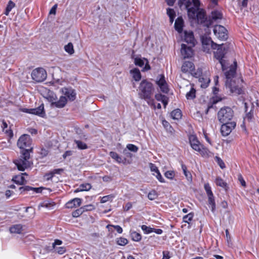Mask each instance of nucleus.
I'll return each instance as SVG.
<instances>
[{
    "instance_id": "f257e3e1",
    "label": "nucleus",
    "mask_w": 259,
    "mask_h": 259,
    "mask_svg": "<svg viewBox=\"0 0 259 259\" xmlns=\"http://www.w3.org/2000/svg\"><path fill=\"white\" fill-rule=\"evenodd\" d=\"M31 145L32 139L28 135H22L18 140L17 146L21 150L19 158L15 160L14 163L19 170L24 171L31 166L32 163L29 159L30 153L33 151Z\"/></svg>"
},
{
    "instance_id": "f03ea898",
    "label": "nucleus",
    "mask_w": 259,
    "mask_h": 259,
    "mask_svg": "<svg viewBox=\"0 0 259 259\" xmlns=\"http://www.w3.org/2000/svg\"><path fill=\"white\" fill-rule=\"evenodd\" d=\"M234 66L232 65L229 70L225 72L226 78L225 85L226 88L230 90L231 93L241 95L243 93L242 87L238 84L240 79H236L235 77L237 62H234Z\"/></svg>"
},
{
    "instance_id": "7ed1b4c3",
    "label": "nucleus",
    "mask_w": 259,
    "mask_h": 259,
    "mask_svg": "<svg viewBox=\"0 0 259 259\" xmlns=\"http://www.w3.org/2000/svg\"><path fill=\"white\" fill-rule=\"evenodd\" d=\"M229 47L226 44H222V45L213 44L212 50H216L214 51V58L219 61V63L221 64L222 69L223 71L226 69V61L223 59L225 55L228 52Z\"/></svg>"
},
{
    "instance_id": "20e7f679",
    "label": "nucleus",
    "mask_w": 259,
    "mask_h": 259,
    "mask_svg": "<svg viewBox=\"0 0 259 259\" xmlns=\"http://www.w3.org/2000/svg\"><path fill=\"white\" fill-rule=\"evenodd\" d=\"M139 91L140 98L148 101L151 99L154 88L151 82L147 79H143L140 84Z\"/></svg>"
},
{
    "instance_id": "39448f33",
    "label": "nucleus",
    "mask_w": 259,
    "mask_h": 259,
    "mask_svg": "<svg viewBox=\"0 0 259 259\" xmlns=\"http://www.w3.org/2000/svg\"><path fill=\"white\" fill-rule=\"evenodd\" d=\"M234 114V111L231 108L225 106L220 109L217 117L220 122H229L233 121Z\"/></svg>"
},
{
    "instance_id": "423d86ee",
    "label": "nucleus",
    "mask_w": 259,
    "mask_h": 259,
    "mask_svg": "<svg viewBox=\"0 0 259 259\" xmlns=\"http://www.w3.org/2000/svg\"><path fill=\"white\" fill-rule=\"evenodd\" d=\"M46 98L51 103L52 107H55L59 108H63L67 103V99L65 96H61L58 101H57V97L56 94L53 92H49Z\"/></svg>"
},
{
    "instance_id": "0eeeda50",
    "label": "nucleus",
    "mask_w": 259,
    "mask_h": 259,
    "mask_svg": "<svg viewBox=\"0 0 259 259\" xmlns=\"http://www.w3.org/2000/svg\"><path fill=\"white\" fill-rule=\"evenodd\" d=\"M47 76L46 71L42 68H37L31 72V77L36 82H41L45 80Z\"/></svg>"
},
{
    "instance_id": "6e6552de",
    "label": "nucleus",
    "mask_w": 259,
    "mask_h": 259,
    "mask_svg": "<svg viewBox=\"0 0 259 259\" xmlns=\"http://www.w3.org/2000/svg\"><path fill=\"white\" fill-rule=\"evenodd\" d=\"M221 133L223 136H228L236 126V122L233 120L229 122H221Z\"/></svg>"
},
{
    "instance_id": "1a4fd4ad",
    "label": "nucleus",
    "mask_w": 259,
    "mask_h": 259,
    "mask_svg": "<svg viewBox=\"0 0 259 259\" xmlns=\"http://www.w3.org/2000/svg\"><path fill=\"white\" fill-rule=\"evenodd\" d=\"M213 32L215 36L221 40H225L228 38L227 30L222 25H215Z\"/></svg>"
},
{
    "instance_id": "9d476101",
    "label": "nucleus",
    "mask_w": 259,
    "mask_h": 259,
    "mask_svg": "<svg viewBox=\"0 0 259 259\" xmlns=\"http://www.w3.org/2000/svg\"><path fill=\"white\" fill-rule=\"evenodd\" d=\"M134 63L136 65L139 67H143L144 65L145 66L143 69V71H147L150 69V66L149 64V62L147 59L136 58L134 60Z\"/></svg>"
},
{
    "instance_id": "9b49d317",
    "label": "nucleus",
    "mask_w": 259,
    "mask_h": 259,
    "mask_svg": "<svg viewBox=\"0 0 259 259\" xmlns=\"http://www.w3.org/2000/svg\"><path fill=\"white\" fill-rule=\"evenodd\" d=\"M193 47L191 46H187L184 44L181 45V54L184 58H189L192 57L193 55Z\"/></svg>"
},
{
    "instance_id": "f8f14e48",
    "label": "nucleus",
    "mask_w": 259,
    "mask_h": 259,
    "mask_svg": "<svg viewBox=\"0 0 259 259\" xmlns=\"http://www.w3.org/2000/svg\"><path fill=\"white\" fill-rule=\"evenodd\" d=\"M62 93L69 100L72 101L75 99L76 93L72 89L64 88L62 89Z\"/></svg>"
},
{
    "instance_id": "ddd939ff",
    "label": "nucleus",
    "mask_w": 259,
    "mask_h": 259,
    "mask_svg": "<svg viewBox=\"0 0 259 259\" xmlns=\"http://www.w3.org/2000/svg\"><path fill=\"white\" fill-rule=\"evenodd\" d=\"M82 199L79 198H73L66 204V207L67 208H73L79 206L81 204Z\"/></svg>"
},
{
    "instance_id": "4468645a",
    "label": "nucleus",
    "mask_w": 259,
    "mask_h": 259,
    "mask_svg": "<svg viewBox=\"0 0 259 259\" xmlns=\"http://www.w3.org/2000/svg\"><path fill=\"white\" fill-rule=\"evenodd\" d=\"M194 64L190 61H185L182 65L181 70L184 73L191 72L194 69Z\"/></svg>"
},
{
    "instance_id": "2eb2a0df",
    "label": "nucleus",
    "mask_w": 259,
    "mask_h": 259,
    "mask_svg": "<svg viewBox=\"0 0 259 259\" xmlns=\"http://www.w3.org/2000/svg\"><path fill=\"white\" fill-rule=\"evenodd\" d=\"M184 40L189 46L194 47L195 46V39L192 32L185 31Z\"/></svg>"
},
{
    "instance_id": "dca6fc26",
    "label": "nucleus",
    "mask_w": 259,
    "mask_h": 259,
    "mask_svg": "<svg viewBox=\"0 0 259 259\" xmlns=\"http://www.w3.org/2000/svg\"><path fill=\"white\" fill-rule=\"evenodd\" d=\"M31 114L39 116L40 117H44L46 115L45 111L44 110V105L41 104L37 108H31Z\"/></svg>"
},
{
    "instance_id": "f3484780",
    "label": "nucleus",
    "mask_w": 259,
    "mask_h": 259,
    "mask_svg": "<svg viewBox=\"0 0 259 259\" xmlns=\"http://www.w3.org/2000/svg\"><path fill=\"white\" fill-rule=\"evenodd\" d=\"M184 24V20L182 17H179L175 21V28L179 33L183 31Z\"/></svg>"
},
{
    "instance_id": "a211bd4d",
    "label": "nucleus",
    "mask_w": 259,
    "mask_h": 259,
    "mask_svg": "<svg viewBox=\"0 0 259 259\" xmlns=\"http://www.w3.org/2000/svg\"><path fill=\"white\" fill-rule=\"evenodd\" d=\"M24 175L27 176L26 172L22 173L21 175L15 176L13 177L12 180L17 184L23 185L26 183V181L24 177Z\"/></svg>"
},
{
    "instance_id": "6ab92c4d",
    "label": "nucleus",
    "mask_w": 259,
    "mask_h": 259,
    "mask_svg": "<svg viewBox=\"0 0 259 259\" xmlns=\"http://www.w3.org/2000/svg\"><path fill=\"white\" fill-rule=\"evenodd\" d=\"M198 7L194 6V7H189L188 8H186V9L187 10L188 15L189 18L192 19L193 20L196 19V15L197 12L199 10Z\"/></svg>"
},
{
    "instance_id": "aec40b11",
    "label": "nucleus",
    "mask_w": 259,
    "mask_h": 259,
    "mask_svg": "<svg viewBox=\"0 0 259 259\" xmlns=\"http://www.w3.org/2000/svg\"><path fill=\"white\" fill-rule=\"evenodd\" d=\"M196 19L198 23H203L206 19V14L205 12L202 10H199L197 12L196 15Z\"/></svg>"
},
{
    "instance_id": "412c9836",
    "label": "nucleus",
    "mask_w": 259,
    "mask_h": 259,
    "mask_svg": "<svg viewBox=\"0 0 259 259\" xmlns=\"http://www.w3.org/2000/svg\"><path fill=\"white\" fill-rule=\"evenodd\" d=\"M23 225L16 224L10 227L9 231L11 233L21 234L23 230Z\"/></svg>"
},
{
    "instance_id": "4be33fe9",
    "label": "nucleus",
    "mask_w": 259,
    "mask_h": 259,
    "mask_svg": "<svg viewBox=\"0 0 259 259\" xmlns=\"http://www.w3.org/2000/svg\"><path fill=\"white\" fill-rule=\"evenodd\" d=\"M110 156L113 159H114L118 163H125V158L122 159L121 157L119 156L116 152L111 151L109 153Z\"/></svg>"
},
{
    "instance_id": "5701e85b",
    "label": "nucleus",
    "mask_w": 259,
    "mask_h": 259,
    "mask_svg": "<svg viewBox=\"0 0 259 259\" xmlns=\"http://www.w3.org/2000/svg\"><path fill=\"white\" fill-rule=\"evenodd\" d=\"M132 74L133 78L136 81H139L141 79V74L140 70L137 68H134L130 71Z\"/></svg>"
},
{
    "instance_id": "b1692460",
    "label": "nucleus",
    "mask_w": 259,
    "mask_h": 259,
    "mask_svg": "<svg viewBox=\"0 0 259 259\" xmlns=\"http://www.w3.org/2000/svg\"><path fill=\"white\" fill-rule=\"evenodd\" d=\"M208 196V204L209 205V207L211 208V211L212 212L214 213L215 210V202L214 201V198L213 195H211V196Z\"/></svg>"
},
{
    "instance_id": "393cba45",
    "label": "nucleus",
    "mask_w": 259,
    "mask_h": 259,
    "mask_svg": "<svg viewBox=\"0 0 259 259\" xmlns=\"http://www.w3.org/2000/svg\"><path fill=\"white\" fill-rule=\"evenodd\" d=\"M198 80L199 82L201 83L200 87L203 89H205L208 87L210 81V79L206 76L205 77H200Z\"/></svg>"
},
{
    "instance_id": "a878e982",
    "label": "nucleus",
    "mask_w": 259,
    "mask_h": 259,
    "mask_svg": "<svg viewBox=\"0 0 259 259\" xmlns=\"http://www.w3.org/2000/svg\"><path fill=\"white\" fill-rule=\"evenodd\" d=\"M91 188L92 186L89 183L82 184L74 191V192L76 193L83 191H89L91 189Z\"/></svg>"
},
{
    "instance_id": "bb28decb",
    "label": "nucleus",
    "mask_w": 259,
    "mask_h": 259,
    "mask_svg": "<svg viewBox=\"0 0 259 259\" xmlns=\"http://www.w3.org/2000/svg\"><path fill=\"white\" fill-rule=\"evenodd\" d=\"M222 14L219 11L215 10L211 12V18L212 20L217 21L222 19Z\"/></svg>"
},
{
    "instance_id": "cd10ccee",
    "label": "nucleus",
    "mask_w": 259,
    "mask_h": 259,
    "mask_svg": "<svg viewBox=\"0 0 259 259\" xmlns=\"http://www.w3.org/2000/svg\"><path fill=\"white\" fill-rule=\"evenodd\" d=\"M182 116V112L179 109H176L171 112V117L174 119H179L181 118Z\"/></svg>"
},
{
    "instance_id": "c85d7f7f",
    "label": "nucleus",
    "mask_w": 259,
    "mask_h": 259,
    "mask_svg": "<svg viewBox=\"0 0 259 259\" xmlns=\"http://www.w3.org/2000/svg\"><path fill=\"white\" fill-rule=\"evenodd\" d=\"M178 5L180 8L184 6L186 8L191 6L192 3L190 0H178Z\"/></svg>"
},
{
    "instance_id": "c756f323",
    "label": "nucleus",
    "mask_w": 259,
    "mask_h": 259,
    "mask_svg": "<svg viewBox=\"0 0 259 259\" xmlns=\"http://www.w3.org/2000/svg\"><path fill=\"white\" fill-rule=\"evenodd\" d=\"M64 50L69 55H72L74 53V50L73 44L71 42H69L67 45L64 46Z\"/></svg>"
},
{
    "instance_id": "7c9ffc66",
    "label": "nucleus",
    "mask_w": 259,
    "mask_h": 259,
    "mask_svg": "<svg viewBox=\"0 0 259 259\" xmlns=\"http://www.w3.org/2000/svg\"><path fill=\"white\" fill-rule=\"evenodd\" d=\"M198 152L202 156L204 157H208L209 156V154L210 153L208 149L204 147L203 145H202V147L200 148Z\"/></svg>"
},
{
    "instance_id": "2f4dec72",
    "label": "nucleus",
    "mask_w": 259,
    "mask_h": 259,
    "mask_svg": "<svg viewBox=\"0 0 259 259\" xmlns=\"http://www.w3.org/2000/svg\"><path fill=\"white\" fill-rule=\"evenodd\" d=\"M131 236L133 241L138 242L141 240V235L136 231L131 232Z\"/></svg>"
},
{
    "instance_id": "473e14b6",
    "label": "nucleus",
    "mask_w": 259,
    "mask_h": 259,
    "mask_svg": "<svg viewBox=\"0 0 259 259\" xmlns=\"http://www.w3.org/2000/svg\"><path fill=\"white\" fill-rule=\"evenodd\" d=\"M15 4L12 1H9L7 6L5 14L8 16L10 12L15 7Z\"/></svg>"
},
{
    "instance_id": "72a5a7b5",
    "label": "nucleus",
    "mask_w": 259,
    "mask_h": 259,
    "mask_svg": "<svg viewBox=\"0 0 259 259\" xmlns=\"http://www.w3.org/2000/svg\"><path fill=\"white\" fill-rule=\"evenodd\" d=\"M74 142L79 149L83 150L86 149L88 148L87 145L81 141L75 140Z\"/></svg>"
},
{
    "instance_id": "f704fd0d",
    "label": "nucleus",
    "mask_w": 259,
    "mask_h": 259,
    "mask_svg": "<svg viewBox=\"0 0 259 259\" xmlns=\"http://www.w3.org/2000/svg\"><path fill=\"white\" fill-rule=\"evenodd\" d=\"M195 93L196 90L193 88H191L190 91L186 94V97L187 99H193L196 97Z\"/></svg>"
},
{
    "instance_id": "c9c22d12",
    "label": "nucleus",
    "mask_w": 259,
    "mask_h": 259,
    "mask_svg": "<svg viewBox=\"0 0 259 259\" xmlns=\"http://www.w3.org/2000/svg\"><path fill=\"white\" fill-rule=\"evenodd\" d=\"M215 184L222 188H225L227 186V183L220 177H217L215 181Z\"/></svg>"
},
{
    "instance_id": "e433bc0d",
    "label": "nucleus",
    "mask_w": 259,
    "mask_h": 259,
    "mask_svg": "<svg viewBox=\"0 0 259 259\" xmlns=\"http://www.w3.org/2000/svg\"><path fill=\"white\" fill-rule=\"evenodd\" d=\"M193 217H194V213L190 212L183 217V222L185 223L189 224L190 222L192 220Z\"/></svg>"
},
{
    "instance_id": "4c0bfd02",
    "label": "nucleus",
    "mask_w": 259,
    "mask_h": 259,
    "mask_svg": "<svg viewBox=\"0 0 259 259\" xmlns=\"http://www.w3.org/2000/svg\"><path fill=\"white\" fill-rule=\"evenodd\" d=\"M189 140L191 146H193L194 144L200 143L198 140L196 136L195 135H190L189 136Z\"/></svg>"
},
{
    "instance_id": "58836bf2",
    "label": "nucleus",
    "mask_w": 259,
    "mask_h": 259,
    "mask_svg": "<svg viewBox=\"0 0 259 259\" xmlns=\"http://www.w3.org/2000/svg\"><path fill=\"white\" fill-rule=\"evenodd\" d=\"M84 212L83 208L80 207L78 209L73 211L72 213V215L73 218H77L81 215Z\"/></svg>"
},
{
    "instance_id": "ea45409f",
    "label": "nucleus",
    "mask_w": 259,
    "mask_h": 259,
    "mask_svg": "<svg viewBox=\"0 0 259 259\" xmlns=\"http://www.w3.org/2000/svg\"><path fill=\"white\" fill-rule=\"evenodd\" d=\"M25 191H33L36 193H40L41 192V188H33L28 186H24Z\"/></svg>"
},
{
    "instance_id": "a19ab883",
    "label": "nucleus",
    "mask_w": 259,
    "mask_h": 259,
    "mask_svg": "<svg viewBox=\"0 0 259 259\" xmlns=\"http://www.w3.org/2000/svg\"><path fill=\"white\" fill-rule=\"evenodd\" d=\"M114 197L115 196L113 194L104 196L101 198L100 202L104 203L108 201H112Z\"/></svg>"
},
{
    "instance_id": "79ce46f5",
    "label": "nucleus",
    "mask_w": 259,
    "mask_h": 259,
    "mask_svg": "<svg viewBox=\"0 0 259 259\" xmlns=\"http://www.w3.org/2000/svg\"><path fill=\"white\" fill-rule=\"evenodd\" d=\"M181 167H182V170L183 171V173L185 175V177L188 179H191V174L189 171H187V166L184 164L182 163Z\"/></svg>"
},
{
    "instance_id": "37998d69",
    "label": "nucleus",
    "mask_w": 259,
    "mask_h": 259,
    "mask_svg": "<svg viewBox=\"0 0 259 259\" xmlns=\"http://www.w3.org/2000/svg\"><path fill=\"white\" fill-rule=\"evenodd\" d=\"M126 149L135 153L137 152L139 150V148L137 146L132 144H128L126 145Z\"/></svg>"
},
{
    "instance_id": "c03bdc74",
    "label": "nucleus",
    "mask_w": 259,
    "mask_h": 259,
    "mask_svg": "<svg viewBox=\"0 0 259 259\" xmlns=\"http://www.w3.org/2000/svg\"><path fill=\"white\" fill-rule=\"evenodd\" d=\"M117 243L121 246H124L128 243V240L123 237H120L117 239Z\"/></svg>"
},
{
    "instance_id": "a18cd8bd",
    "label": "nucleus",
    "mask_w": 259,
    "mask_h": 259,
    "mask_svg": "<svg viewBox=\"0 0 259 259\" xmlns=\"http://www.w3.org/2000/svg\"><path fill=\"white\" fill-rule=\"evenodd\" d=\"M202 44L203 45L205 46H211V49L212 48V45L216 44V43L214 42L210 38H205L202 39Z\"/></svg>"
},
{
    "instance_id": "49530a36",
    "label": "nucleus",
    "mask_w": 259,
    "mask_h": 259,
    "mask_svg": "<svg viewBox=\"0 0 259 259\" xmlns=\"http://www.w3.org/2000/svg\"><path fill=\"white\" fill-rule=\"evenodd\" d=\"M141 229L144 231L145 234H149L153 232L152 228L147 226L146 225H143L141 226Z\"/></svg>"
},
{
    "instance_id": "de8ad7c7",
    "label": "nucleus",
    "mask_w": 259,
    "mask_h": 259,
    "mask_svg": "<svg viewBox=\"0 0 259 259\" xmlns=\"http://www.w3.org/2000/svg\"><path fill=\"white\" fill-rule=\"evenodd\" d=\"M214 159L215 161L217 162L218 164L222 169H223L225 167V164L220 157L218 156H215Z\"/></svg>"
},
{
    "instance_id": "09e8293b",
    "label": "nucleus",
    "mask_w": 259,
    "mask_h": 259,
    "mask_svg": "<svg viewBox=\"0 0 259 259\" xmlns=\"http://www.w3.org/2000/svg\"><path fill=\"white\" fill-rule=\"evenodd\" d=\"M157 197V193L155 191H150L148 194V198L151 200L155 199Z\"/></svg>"
},
{
    "instance_id": "8fccbe9b",
    "label": "nucleus",
    "mask_w": 259,
    "mask_h": 259,
    "mask_svg": "<svg viewBox=\"0 0 259 259\" xmlns=\"http://www.w3.org/2000/svg\"><path fill=\"white\" fill-rule=\"evenodd\" d=\"M164 176L167 179L171 180L175 176V172L174 171L168 170L165 172Z\"/></svg>"
},
{
    "instance_id": "3c124183",
    "label": "nucleus",
    "mask_w": 259,
    "mask_h": 259,
    "mask_svg": "<svg viewBox=\"0 0 259 259\" xmlns=\"http://www.w3.org/2000/svg\"><path fill=\"white\" fill-rule=\"evenodd\" d=\"M204 189L207 196H211V195H213L212 192L211 190V187L208 184H206L204 185Z\"/></svg>"
},
{
    "instance_id": "603ef678",
    "label": "nucleus",
    "mask_w": 259,
    "mask_h": 259,
    "mask_svg": "<svg viewBox=\"0 0 259 259\" xmlns=\"http://www.w3.org/2000/svg\"><path fill=\"white\" fill-rule=\"evenodd\" d=\"M156 83L158 86H161L164 83H166L164 77L163 75H160L159 79L156 81Z\"/></svg>"
},
{
    "instance_id": "864d4df0",
    "label": "nucleus",
    "mask_w": 259,
    "mask_h": 259,
    "mask_svg": "<svg viewBox=\"0 0 259 259\" xmlns=\"http://www.w3.org/2000/svg\"><path fill=\"white\" fill-rule=\"evenodd\" d=\"M81 208H83L84 212L87 211H91L95 208L94 205L92 204L86 205L81 207Z\"/></svg>"
},
{
    "instance_id": "5fc2aeb1",
    "label": "nucleus",
    "mask_w": 259,
    "mask_h": 259,
    "mask_svg": "<svg viewBox=\"0 0 259 259\" xmlns=\"http://www.w3.org/2000/svg\"><path fill=\"white\" fill-rule=\"evenodd\" d=\"M159 87L160 88L161 91L164 93H167L168 91V89L167 88V85L166 83H164L161 86H159Z\"/></svg>"
},
{
    "instance_id": "6e6d98bb",
    "label": "nucleus",
    "mask_w": 259,
    "mask_h": 259,
    "mask_svg": "<svg viewBox=\"0 0 259 259\" xmlns=\"http://www.w3.org/2000/svg\"><path fill=\"white\" fill-rule=\"evenodd\" d=\"M167 14L169 17V18H172L173 17H175V13L173 9L168 8L167 9Z\"/></svg>"
},
{
    "instance_id": "4d7b16f0",
    "label": "nucleus",
    "mask_w": 259,
    "mask_h": 259,
    "mask_svg": "<svg viewBox=\"0 0 259 259\" xmlns=\"http://www.w3.org/2000/svg\"><path fill=\"white\" fill-rule=\"evenodd\" d=\"M150 168L151 171H153L156 172V174L159 171L158 169V167L156 166L155 164L150 163Z\"/></svg>"
},
{
    "instance_id": "13d9d810",
    "label": "nucleus",
    "mask_w": 259,
    "mask_h": 259,
    "mask_svg": "<svg viewBox=\"0 0 259 259\" xmlns=\"http://www.w3.org/2000/svg\"><path fill=\"white\" fill-rule=\"evenodd\" d=\"M55 249L56 251L59 254H60L64 253L66 251L65 247H59L55 248Z\"/></svg>"
},
{
    "instance_id": "bf43d9fd",
    "label": "nucleus",
    "mask_w": 259,
    "mask_h": 259,
    "mask_svg": "<svg viewBox=\"0 0 259 259\" xmlns=\"http://www.w3.org/2000/svg\"><path fill=\"white\" fill-rule=\"evenodd\" d=\"M202 145L201 144V143H199V144H194V145L192 146L191 147L194 150L198 152L199 150H200V148L202 147Z\"/></svg>"
},
{
    "instance_id": "052dcab7",
    "label": "nucleus",
    "mask_w": 259,
    "mask_h": 259,
    "mask_svg": "<svg viewBox=\"0 0 259 259\" xmlns=\"http://www.w3.org/2000/svg\"><path fill=\"white\" fill-rule=\"evenodd\" d=\"M157 179L161 183H164V179L162 178L161 175L160 174V172H158L156 175H155Z\"/></svg>"
},
{
    "instance_id": "680f3d73",
    "label": "nucleus",
    "mask_w": 259,
    "mask_h": 259,
    "mask_svg": "<svg viewBox=\"0 0 259 259\" xmlns=\"http://www.w3.org/2000/svg\"><path fill=\"white\" fill-rule=\"evenodd\" d=\"M165 96H166L160 94H157L155 95V97L157 101L161 102L163 99L164 97H165Z\"/></svg>"
},
{
    "instance_id": "e2e57ef3",
    "label": "nucleus",
    "mask_w": 259,
    "mask_h": 259,
    "mask_svg": "<svg viewBox=\"0 0 259 259\" xmlns=\"http://www.w3.org/2000/svg\"><path fill=\"white\" fill-rule=\"evenodd\" d=\"M238 179V181L240 182L241 185L243 187H245L246 186V183H245L244 180L243 179L242 176L241 175H239Z\"/></svg>"
},
{
    "instance_id": "0e129e2a",
    "label": "nucleus",
    "mask_w": 259,
    "mask_h": 259,
    "mask_svg": "<svg viewBox=\"0 0 259 259\" xmlns=\"http://www.w3.org/2000/svg\"><path fill=\"white\" fill-rule=\"evenodd\" d=\"M72 153L73 152L71 150L66 151L63 155V158L65 159L67 157L72 155Z\"/></svg>"
},
{
    "instance_id": "69168bd1",
    "label": "nucleus",
    "mask_w": 259,
    "mask_h": 259,
    "mask_svg": "<svg viewBox=\"0 0 259 259\" xmlns=\"http://www.w3.org/2000/svg\"><path fill=\"white\" fill-rule=\"evenodd\" d=\"M57 8V5L56 4L54 6H53V7L51 8V9L50 11V14H55L56 12V9Z\"/></svg>"
},
{
    "instance_id": "338daca9",
    "label": "nucleus",
    "mask_w": 259,
    "mask_h": 259,
    "mask_svg": "<svg viewBox=\"0 0 259 259\" xmlns=\"http://www.w3.org/2000/svg\"><path fill=\"white\" fill-rule=\"evenodd\" d=\"M132 207V204L131 202H127L124 206V209L125 211H128Z\"/></svg>"
},
{
    "instance_id": "774afa93",
    "label": "nucleus",
    "mask_w": 259,
    "mask_h": 259,
    "mask_svg": "<svg viewBox=\"0 0 259 259\" xmlns=\"http://www.w3.org/2000/svg\"><path fill=\"white\" fill-rule=\"evenodd\" d=\"M123 153L127 157H132L133 156L132 154L128 152V150H126V149L123 150Z\"/></svg>"
}]
</instances>
